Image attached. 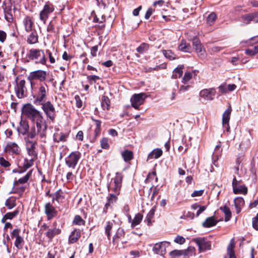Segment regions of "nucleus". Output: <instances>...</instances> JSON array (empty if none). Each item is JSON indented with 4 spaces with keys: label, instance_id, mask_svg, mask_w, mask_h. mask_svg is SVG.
Here are the masks:
<instances>
[{
    "label": "nucleus",
    "instance_id": "obj_1",
    "mask_svg": "<svg viewBox=\"0 0 258 258\" xmlns=\"http://www.w3.org/2000/svg\"><path fill=\"white\" fill-rule=\"evenodd\" d=\"M32 122L35 124L36 126H33L31 128L28 133L29 138L34 139L36 135H38L40 138V141L44 143H46L47 125L42 113Z\"/></svg>",
    "mask_w": 258,
    "mask_h": 258
},
{
    "label": "nucleus",
    "instance_id": "obj_2",
    "mask_svg": "<svg viewBox=\"0 0 258 258\" xmlns=\"http://www.w3.org/2000/svg\"><path fill=\"white\" fill-rule=\"evenodd\" d=\"M49 88L46 83L41 84L37 89L36 94L34 96L35 103L36 104H41L44 102L47 99V96L48 94Z\"/></svg>",
    "mask_w": 258,
    "mask_h": 258
},
{
    "label": "nucleus",
    "instance_id": "obj_3",
    "mask_svg": "<svg viewBox=\"0 0 258 258\" xmlns=\"http://www.w3.org/2000/svg\"><path fill=\"white\" fill-rule=\"evenodd\" d=\"M122 175L117 172L114 177L112 178L108 186L109 191L119 195L122 184Z\"/></svg>",
    "mask_w": 258,
    "mask_h": 258
},
{
    "label": "nucleus",
    "instance_id": "obj_4",
    "mask_svg": "<svg viewBox=\"0 0 258 258\" xmlns=\"http://www.w3.org/2000/svg\"><path fill=\"white\" fill-rule=\"evenodd\" d=\"M29 58L35 61L37 63L45 64L46 62L44 53L42 50L31 49L28 54Z\"/></svg>",
    "mask_w": 258,
    "mask_h": 258
},
{
    "label": "nucleus",
    "instance_id": "obj_5",
    "mask_svg": "<svg viewBox=\"0 0 258 258\" xmlns=\"http://www.w3.org/2000/svg\"><path fill=\"white\" fill-rule=\"evenodd\" d=\"M22 112L24 115L27 116L32 121L41 113L31 104L24 105L22 109Z\"/></svg>",
    "mask_w": 258,
    "mask_h": 258
},
{
    "label": "nucleus",
    "instance_id": "obj_6",
    "mask_svg": "<svg viewBox=\"0 0 258 258\" xmlns=\"http://www.w3.org/2000/svg\"><path fill=\"white\" fill-rule=\"evenodd\" d=\"M22 112L24 115L27 116L32 121L41 113L31 104L24 105L22 109Z\"/></svg>",
    "mask_w": 258,
    "mask_h": 258
},
{
    "label": "nucleus",
    "instance_id": "obj_7",
    "mask_svg": "<svg viewBox=\"0 0 258 258\" xmlns=\"http://www.w3.org/2000/svg\"><path fill=\"white\" fill-rule=\"evenodd\" d=\"M81 153L79 151L72 152L65 159L66 164L69 168L74 169L81 158Z\"/></svg>",
    "mask_w": 258,
    "mask_h": 258
},
{
    "label": "nucleus",
    "instance_id": "obj_8",
    "mask_svg": "<svg viewBox=\"0 0 258 258\" xmlns=\"http://www.w3.org/2000/svg\"><path fill=\"white\" fill-rule=\"evenodd\" d=\"M191 241L195 242L199 247L200 252L210 250L211 247V243L205 237H197L194 238Z\"/></svg>",
    "mask_w": 258,
    "mask_h": 258
},
{
    "label": "nucleus",
    "instance_id": "obj_9",
    "mask_svg": "<svg viewBox=\"0 0 258 258\" xmlns=\"http://www.w3.org/2000/svg\"><path fill=\"white\" fill-rule=\"evenodd\" d=\"M39 104L42 105V109L47 117L53 121L55 116V109L53 105L50 101L42 102Z\"/></svg>",
    "mask_w": 258,
    "mask_h": 258
},
{
    "label": "nucleus",
    "instance_id": "obj_10",
    "mask_svg": "<svg viewBox=\"0 0 258 258\" xmlns=\"http://www.w3.org/2000/svg\"><path fill=\"white\" fill-rule=\"evenodd\" d=\"M147 95L145 93L135 94L131 98L132 106L135 109H139V106L142 105Z\"/></svg>",
    "mask_w": 258,
    "mask_h": 258
},
{
    "label": "nucleus",
    "instance_id": "obj_11",
    "mask_svg": "<svg viewBox=\"0 0 258 258\" xmlns=\"http://www.w3.org/2000/svg\"><path fill=\"white\" fill-rule=\"evenodd\" d=\"M169 242L164 241L156 243L153 247V251L160 255H164L166 253V248L169 246Z\"/></svg>",
    "mask_w": 258,
    "mask_h": 258
},
{
    "label": "nucleus",
    "instance_id": "obj_12",
    "mask_svg": "<svg viewBox=\"0 0 258 258\" xmlns=\"http://www.w3.org/2000/svg\"><path fill=\"white\" fill-rule=\"evenodd\" d=\"M46 72L39 70L31 72L28 77V79L30 82L34 80H38L40 82H43L46 79Z\"/></svg>",
    "mask_w": 258,
    "mask_h": 258
},
{
    "label": "nucleus",
    "instance_id": "obj_13",
    "mask_svg": "<svg viewBox=\"0 0 258 258\" xmlns=\"http://www.w3.org/2000/svg\"><path fill=\"white\" fill-rule=\"evenodd\" d=\"M54 11V8L52 4L50 3H46L42 10H41L39 14V18L44 24H45L46 21L49 17L50 14L52 13Z\"/></svg>",
    "mask_w": 258,
    "mask_h": 258
},
{
    "label": "nucleus",
    "instance_id": "obj_14",
    "mask_svg": "<svg viewBox=\"0 0 258 258\" xmlns=\"http://www.w3.org/2000/svg\"><path fill=\"white\" fill-rule=\"evenodd\" d=\"M15 91L17 96L19 98H22L25 96L26 91L25 81L24 80L16 79V86L15 87Z\"/></svg>",
    "mask_w": 258,
    "mask_h": 258
},
{
    "label": "nucleus",
    "instance_id": "obj_15",
    "mask_svg": "<svg viewBox=\"0 0 258 258\" xmlns=\"http://www.w3.org/2000/svg\"><path fill=\"white\" fill-rule=\"evenodd\" d=\"M192 45L194 48L195 49V50L199 56L201 58H205L206 56V51L204 49H203L202 44L201 42L199 41V39L195 37L192 39Z\"/></svg>",
    "mask_w": 258,
    "mask_h": 258
},
{
    "label": "nucleus",
    "instance_id": "obj_16",
    "mask_svg": "<svg viewBox=\"0 0 258 258\" xmlns=\"http://www.w3.org/2000/svg\"><path fill=\"white\" fill-rule=\"evenodd\" d=\"M31 138H29L28 135L25 138L27 150L28 153L30 156L35 158L36 157L37 154L35 150L36 142L35 141H31L30 140Z\"/></svg>",
    "mask_w": 258,
    "mask_h": 258
},
{
    "label": "nucleus",
    "instance_id": "obj_17",
    "mask_svg": "<svg viewBox=\"0 0 258 258\" xmlns=\"http://www.w3.org/2000/svg\"><path fill=\"white\" fill-rule=\"evenodd\" d=\"M6 153L9 154H18L20 152L18 145L14 142L8 143L4 150Z\"/></svg>",
    "mask_w": 258,
    "mask_h": 258
},
{
    "label": "nucleus",
    "instance_id": "obj_18",
    "mask_svg": "<svg viewBox=\"0 0 258 258\" xmlns=\"http://www.w3.org/2000/svg\"><path fill=\"white\" fill-rule=\"evenodd\" d=\"M215 95V90L214 88L203 89L200 92V97L205 100H211Z\"/></svg>",
    "mask_w": 258,
    "mask_h": 258
},
{
    "label": "nucleus",
    "instance_id": "obj_19",
    "mask_svg": "<svg viewBox=\"0 0 258 258\" xmlns=\"http://www.w3.org/2000/svg\"><path fill=\"white\" fill-rule=\"evenodd\" d=\"M241 20L245 24H248L252 21L258 23V12L243 15Z\"/></svg>",
    "mask_w": 258,
    "mask_h": 258
},
{
    "label": "nucleus",
    "instance_id": "obj_20",
    "mask_svg": "<svg viewBox=\"0 0 258 258\" xmlns=\"http://www.w3.org/2000/svg\"><path fill=\"white\" fill-rule=\"evenodd\" d=\"M231 108L230 107L226 109L223 114L222 116V124L224 127H225L227 131H229L230 127L229 125V121L230 117V114L231 112Z\"/></svg>",
    "mask_w": 258,
    "mask_h": 258
},
{
    "label": "nucleus",
    "instance_id": "obj_21",
    "mask_svg": "<svg viewBox=\"0 0 258 258\" xmlns=\"http://www.w3.org/2000/svg\"><path fill=\"white\" fill-rule=\"evenodd\" d=\"M29 128V126L28 122L21 119L20 121V125L18 127L17 131L20 134H22V135H25L27 134V136L29 132V131H28Z\"/></svg>",
    "mask_w": 258,
    "mask_h": 258
},
{
    "label": "nucleus",
    "instance_id": "obj_22",
    "mask_svg": "<svg viewBox=\"0 0 258 258\" xmlns=\"http://www.w3.org/2000/svg\"><path fill=\"white\" fill-rule=\"evenodd\" d=\"M23 24L27 32H30L32 31L34 22L32 17L28 16H26L23 20Z\"/></svg>",
    "mask_w": 258,
    "mask_h": 258
},
{
    "label": "nucleus",
    "instance_id": "obj_23",
    "mask_svg": "<svg viewBox=\"0 0 258 258\" xmlns=\"http://www.w3.org/2000/svg\"><path fill=\"white\" fill-rule=\"evenodd\" d=\"M45 212L48 219L52 218L55 215L56 211L52 205L49 203H46L45 205Z\"/></svg>",
    "mask_w": 258,
    "mask_h": 258
},
{
    "label": "nucleus",
    "instance_id": "obj_24",
    "mask_svg": "<svg viewBox=\"0 0 258 258\" xmlns=\"http://www.w3.org/2000/svg\"><path fill=\"white\" fill-rule=\"evenodd\" d=\"M235 247V242L234 239H232L227 248V255L225 258H236L235 255L234 248Z\"/></svg>",
    "mask_w": 258,
    "mask_h": 258
},
{
    "label": "nucleus",
    "instance_id": "obj_25",
    "mask_svg": "<svg viewBox=\"0 0 258 258\" xmlns=\"http://www.w3.org/2000/svg\"><path fill=\"white\" fill-rule=\"evenodd\" d=\"M163 154V151L161 149L157 148L153 150L149 154L147 160L153 159H158Z\"/></svg>",
    "mask_w": 258,
    "mask_h": 258
},
{
    "label": "nucleus",
    "instance_id": "obj_26",
    "mask_svg": "<svg viewBox=\"0 0 258 258\" xmlns=\"http://www.w3.org/2000/svg\"><path fill=\"white\" fill-rule=\"evenodd\" d=\"M217 223V220L214 216H212L207 218L202 225L204 227L209 228L216 225Z\"/></svg>",
    "mask_w": 258,
    "mask_h": 258
},
{
    "label": "nucleus",
    "instance_id": "obj_27",
    "mask_svg": "<svg viewBox=\"0 0 258 258\" xmlns=\"http://www.w3.org/2000/svg\"><path fill=\"white\" fill-rule=\"evenodd\" d=\"M81 236V231L79 229H75L72 232L69 237V242L74 243L79 239Z\"/></svg>",
    "mask_w": 258,
    "mask_h": 258
},
{
    "label": "nucleus",
    "instance_id": "obj_28",
    "mask_svg": "<svg viewBox=\"0 0 258 258\" xmlns=\"http://www.w3.org/2000/svg\"><path fill=\"white\" fill-rule=\"evenodd\" d=\"M234 204L236 210V213L238 214L241 212V208L244 205V201L241 197H237L234 200Z\"/></svg>",
    "mask_w": 258,
    "mask_h": 258
},
{
    "label": "nucleus",
    "instance_id": "obj_29",
    "mask_svg": "<svg viewBox=\"0 0 258 258\" xmlns=\"http://www.w3.org/2000/svg\"><path fill=\"white\" fill-rule=\"evenodd\" d=\"M191 209L192 210H197L196 216L199 217L202 212H203L206 210L207 206H200L198 203H195L191 205Z\"/></svg>",
    "mask_w": 258,
    "mask_h": 258
},
{
    "label": "nucleus",
    "instance_id": "obj_30",
    "mask_svg": "<svg viewBox=\"0 0 258 258\" xmlns=\"http://www.w3.org/2000/svg\"><path fill=\"white\" fill-rule=\"evenodd\" d=\"M183 65L179 66L175 68L172 72V78L176 79L177 78H180L183 74Z\"/></svg>",
    "mask_w": 258,
    "mask_h": 258
},
{
    "label": "nucleus",
    "instance_id": "obj_31",
    "mask_svg": "<svg viewBox=\"0 0 258 258\" xmlns=\"http://www.w3.org/2000/svg\"><path fill=\"white\" fill-rule=\"evenodd\" d=\"M32 170H31L28 172V173L26 174V175L25 176H24L22 178H20V179H19L17 180H15V185H17V184H24V183H26L29 179L30 177H31V176L32 175Z\"/></svg>",
    "mask_w": 258,
    "mask_h": 258
},
{
    "label": "nucleus",
    "instance_id": "obj_32",
    "mask_svg": "<svg viewBox=\"0 0 258 258\" xmlns=\"http://www.w3.org/2000/svg\"><path fill=\"white\" fill-rule=\"evenodd\" d=\"M179 50L189 52L191 50V47L189 43L186 42L184 40L181 41L180 44L178 46Z\"/></svg>",
    "mask_w": 258,
    "mask_h": 258
},
{
    "label": "nucleus",
    "instance_id": "obj_33",
    "mask_svg": "<svg viewBox=\"0 0 258 258\" xmlns=\"http://www.w3.org/2000/svg\"><path fill=\"white\" fill-rule=\"evenodd\" d=\"M5 18L8 22H12L13 20V16L11 8L6 7L4 8Z\"/></svg>",
    "mask_w": 258,
    "mask_h": 258
},
{
    "label": "nucleus",
    "instance_id": "obj_34",
    "mask_svg": "<svg viewBox=\"0 0 258 258\" xmlns=\"http://www.w3.org/2000/svg\"><path fill=\"white\" fill-rule=\"evenodd\" d=\"M60 233V230L58 228H54L53 229H49L46 233V235L49 239H51L55 235Z\"/></svg>",
    "mask_w": 258,
    "mask_h": 258
},
{
    "label": "nucleus",
    "instance_id": "obj_35",
    "mask_svg": "<svg viewBox=\"0 0 258 258\" xmlns=\"http://www.w3.org/2000/svg\"><path fill=\"white\" fill-rule=\"evenodd\" d=\"M196 249L194 247L189 246L186 250H182L184 258H189L193 254L195 253Z\"/></svg>",
    "mask_w": 258,
    "mask_h": 258
},
{
    "label": "nucleus",
    "instance_id": "obj_36",
    "mask_svg": "<svg viewBox=\"0 0 258 258\" xmlns=\"http://www.w3.org/2000/svg\"><path fill=\"white\" fill-rule=\"evenodd\" d=\"M123 235V231L122 229H118L116 233L113 237L112 242L114 245H118L119 240L121 237Z\"/></svg>",
    "mask_w": 258,
    "mask_h": 258
},
{
    "label": "nucleus",
    "instance_id": "obj_37",
    "mask_svg": "<svg viewBox=\"0 0 258 258\" xmlns=\"http://www.w3.org/2000/svg\"><path fill=\"white\" fill-rule=\"evenodd\" d=\"M101 106L103 110H108L110 105L109 99L105 96H102L101 99Z\"/></svg>",
    "mask_w": 258,
    "mask_h": 258
},
{
    "label": "nucleus",
    "instance_id": "obj_38",
    "mask_svg": "<svg viewBox=\"0 0 258 258\" xmlns=\"http://www.w3.org/2000/svg\"><path fill=\"white\" fill-rule=\"evenodd\" d=\"M220 210L224 213L225 214V221H228L230 220L231 217V213L228 207L225 206L223 207H220Z\"/></svg>",
    "mask_w": 258,
    "mask_h": 258
},
{
    "label": "nucleus",
    "instance_id": "obj_39",
    "mask_svg": "<svg viewBox=\"0 0 258 258\" xmlns=\"http://www.w3.org/2000/svg\"><path fill=\"white\" fill-rule=\"evenodd\" d=\"M233 192L235 194H244L245 195L247 192V188L245 186H237L234 187Z\"/></svg>",
    "mask_w": 258,
    "mask_h": 258
},
{
    "label": "nucleus",
    "instance_id": "obj_40",
    "mask_svg": "<svg viewBox=\"0 0 258 258\" xmlns=\"http://www.w3.org/2000/svg\"><path fill=\"white\" fill-rule=\"evenodd\" d=\"M118 195H116L115 193H111L109 195V197L108 198V202L105 205V207L106 209L110 206L111 204L114 203L117 199V196Z\"/></svg>",
    "mask_w": 258,
    "mask_h": 258
},
{
    "label": "nucleus",
    "instance_id": "obj_41",
    "mask_svg": "<svg viewBox=\"0 0 258 258\" xmlns=\"http://www.w3.org/2000/svg\"><path fill=\"white\" fill-rule=\"evenodd\" d=\"M149 48V45L146 43H142L137 48V51L139 53L143 54L147 52Z\"/></svg>",
    "mask_w": 258,
    "mask_h": 258
},
{
    "label": "nucleus",
    "instance_id": "obj_42",
    "mask_svg": "<svg viewBox=\"0 0 258 258\" xmlns=\"http://www.w3.org/2000/svg\"><path fill=\"white\" fill-rule=\"evenodd\" d=\"M121 155L125 162L129 161L133 158V152L128 150H125L122 152Z\"/></svg>",
    "mask_w": 258,
    "mask_h": 258
},
{
    "label": "nucleus",
    "instance_id": "obj_43",
    "mask_svg": "<svg viewBox=\"0 0 258 258\" xmlns=\"http://www.w3.org/2000/svg\"><path fill=\"white\" fill-rule=\"evenodd\" d=\"M62 194V191L60 190H57L52 196L53 200H55L57 202H61L63 199Z\"/></svg>",
    "mask_w": 258,
    "mask_h": 258
},
{
    "label": "nucleus",
    "instance_id": "obj_44",
    "mask_svg": "<svg viewBox=\"0 0 258 258\" xmlns=\"http://www.w3.org/2000/svg\"><path fill=\"white\" fill-rule=\"evenodd\" d=\"M27 41L30 44H35L38 42V36L36 32L31 33L27 39Z\"/></svg>",
    "mask_w": 258,
    "mask_h": 258
},
{
    "label": "nucleus",
    "instance_id": "obj_45",
    "mask_svg": "<svg viewBox=\"0 0 258 258\" xmlns=\"http://www.w3.org/2000/svg\"><path fill=\"white\" fill-rule=\"evenodd\" d=\"M143 219V216L140 214H137L132 222L131 225L134 227L139 225Z\"/></svg>",
    "mask_w": 258,
    "mask_h": 258
},
{
    "label": "nucleus",
    "instance_id": "obj_46",
    "mask_svg": "<svg viewBox=\"0 0 258 258\" xmlns=\"http://www.w3.org/2000/svg\"><path fill=\"white\" fill-rule=\"evenodd\" d=\"M21 184H17V185H15V182H14L13 184V190L14 192L17 193H23L26 188V186L24 185H21Z\"/></svg>",
    "mask_w": 258,
    "mask_h": 258
},
{
    "label": "nucleus",
    "instance_id": "obj_47",
    "mask_svg": "<svg viewBox=\"0 0 258 258\" xmlns=\"http://www.w3.org/2000/svg\"><path fill=\"white\" fill-rule=\"evenodd\" d=\"M113 223L112 222H107L105 227V233L107 235L108 239H110L111 236V231L112 229Z\"/></svg>",
    "mask_w": 258,
    "mask_h": 258
},
{
    "label": "nucleus",
    "instance_id": "obj_48",
    "mask_svg": "<svg viewBox=\"0 0 258 258\" xmlns=\"http://www.w3.org/2000/svg\"><path fill=\"white\" fill-rule=\"evenodd\" d=\"M5 205L9 209H11L16 205V200L14 198H10L7 200Z\"/></svg>",
    "mask_w": 258,
    "mask_h": 258
},
{
    "label": "nucleus",
    "instance_id": "obj_49",
    "mask_svg": "<svg viewBox=\"0 0 258 258\" xmlns=\"http://www.w3.org/2000/svg\"><path fill=\"white\" fill-rule=\"evenodd\" d=\"M155 214V209L154 208H152L150 210V211L149 212L146 219L145 220V221H147V224L148 225H150L151 224V220L154 217Z\"/></svg>",
    "mask_w": 258,
    "mask_h": 258
},
{
    "label": "nucleus",
    "instance_id": "obj_50",
    "mask_svg": "<svg viewBox=\"0 0 258 258\" xmlns=\"http://www.w3.org/2000/svg\"><path fill=\"white\" fill-rule=\"evenodd\" d=\"M163 53L166 58L170 60H173L176 58L175 55L170 50H164Z\"/></svg>",
    "mask_w": 258,
    "mask_h": 258
},
{
    "label": "nucleus",
    "instance_id": "obj_51",
    "mask_svg": "<svg viewBox=\"0 0 258 258\" xmlns=\"http://www.w3.org/2000/svg\"><path fill=\"white\" fill-rule=\"evenodd\" d=\"M258 53V44L251 49L245 50V53L247 55L253 56Z\"/></svg>",
    "mask_w": 258,
    "mask_h": 258
},
{
    "label": "nucleus",
    "instance_id": "obj_52",
    "mask_svg": "<svg viewBox=\"0 0 258 258\" xmlns=\"http://www.w3.org/2000/svg\"><path fill=\"white\" fill-rule=\"evenodd\" d=\"M24 244V240L22 237H18L16 239L15 241V246L18 249H21L23 247Z\"/></svg>",
    "mask_w": 258,
    "mask_h": 258
},
{
    "label": "nucleus",
    "instance_id": "obj_53",
    "mask_svg": "<svg viewBox=\"0 0 258 258\" xmlns=\"http://www.w3.org/2000/svg\"><path fill=\"white\" fill-rule=\"evenodd\" d=\"M216 19H217L216 14L214 13H212L208 16V17L207 18V23L209 25H212L213 24V23L215 21Z\"/></svg>",
    "mask_w": 258,
    "mask_h": 258
},
{
    "label": "nucleus",
    "instance_id": "obj_54",
    "mask_svg": "<svg viewBox=\"0 0 258 258\" xmlns=\"http://www.w3.org/2000/svg\"><path fill=\"white\" fill-rule=\"evenodd\" d=\"M73 223L78 225H82L84 224L85 221L80 216L77 215L74 218Z\"/></svg>",
    "mask_w": 258,
    "mask_h": 258
},
{
    "label": "nucleus",
    "instance_id": "obj_55",
    "mask_svg": "<svg viewBox=\"0 0 258 258\" xmlns=\"http://www.w3.org/2000/svg\"><path fill=\"white\" fill-rule=\"evenodd\" d=\"M192 77V74L190 72H186L184 74L182 82L186 84Z\"/></svg>",
    "mask_w": 258,
    "mask_h": 258
},
{
    "label": "nucleus",
    "instance_id": "obj_56",
    "mask_svg": "<svg viewBox=\"0 0 258 258\" xmlns=\"http://www.w3.org/2000/svg\"><path fill=\"white\" fill-rule=\"evenodd\" d=\"M182 255V250H174L169 252L170 258H175Z\"/></svg>",
    "mask_w": 258,
    "mask_h": 258
},
{
    "label": "nucleus",
    "instance_id": "obj_57",
    "mask_svg": "<svg viewBox=\"0 0 258 258\" xmlns=\"http://www.w3.org/2000/svg\"><path fill=\"white\" fill-rule=\"evenodd\" d=\"M101 146L102 148L107 149L109 148L108 139L106 138H103L101 141Z\"/></svg>",
    "mask_w": 258,
    "mask_h": 258
},
{
    "label": "nucleus",
    "instance_id": "obj_58",
    "mask_svg": "<svg viewBox=\"0 0 258 258\" xmlns=\"http://www.w3.org/2000/svg\"><path fill=\"white\" fill-rule=\"evenodd\" d=\"M18 211L16 210L13 212L7 213L5 215V218H7L8 219H12L18 215Z\"/></svg>",
    "mask_w": 258,
    "mask_h": 258
},
{
    "label": "nucleus",
    "instance_id": "obj_59",
    "mask_svg": "<svg viewBox=\"0 0 258 258\" xmlns=\"http://www.w3.org/2000/svg\"><path fill=\"white\" fill-rule=\"evenodd\" d=\"M33 164V159L32 158L31 160H25L24 163V167L25 169H27L32 166Z\"/></svg>",
    "mask_w": 258,
    "mask_h": 258
},
{
    "label": "nucleus",
    "instance_id": "obj_60",
    "mask_svg": "<svg viewBox=\"0 0 258 258\" xmlns=\"http://www.w3.org/2000/svg\"><path fill=\"white\" fill-rule=\"evenodd\" d=\"M0 165L4 167H8L10 166V163L4 157H0Z\"/></svg>",
    "mask_w": 258,
    "mask_h": 258
},
{
    "label": "nucleus",
    "instance_id": "obj_61",
    "mask_svg": "<svg viewBox=\"0 0 258 258\" xmlns=\"http://www.w3.org/2000/svg\"><path fill=\"white\" fill-rule=\"evenodd\" d=\"M20 230L18 229H15L13 230L11 233V237L12 238H16V239L18 238V237H20Z\"/></svg>",
    "mask_w": 258,
    "mask_h": 258
},
{
    "label": "nucleus",
    "instance_id": "obj_62",
    "mask_svg": "<svg viewBox=\"0 0 258 258\" xmlns=\"http://www.w3.org/2000/svg\"><path fill=\"white\" fill-rule=\"evenodd\" d=\"M252 227L256 230H258V213L252 219Z\"/></svg>",
    "mask_w": 258,
    "mask_h": 258
},
{
    "label": "nucleus",
    "instance_id": "obj_63",
    "mask_svg": "<svg viewBox=\"0 0 258 258\" xmlns=\"http://www.w3.org/2000/svg\"><path fill=\"white\" fill-rule=\"evenodd\" d=\"M185 241V240L184 237L180 236H177L174 239V242L182 244H183Z\"/></svg>",
    "mask_w": 258,
    "mask_h": 258
},
{
    "label": "nucleus",
    "instance_id": "obj_64",
    "mask_svg": "<svg viewBox=\"0 0 258 258\" xmlns=\"http://www.w3.org/2000/svg\"><path fill=\"white\" fill-rule=\"evenodd\" d=\"M87 79H88V81H89L90 83L91 84L92 82H94V83H95L97 80L100 79V78L97 76L92 75V76H88L87 77Z\"/></svg>",
    "mask_w": 258,
    "mask_h": 258
}]
</instances>
